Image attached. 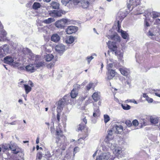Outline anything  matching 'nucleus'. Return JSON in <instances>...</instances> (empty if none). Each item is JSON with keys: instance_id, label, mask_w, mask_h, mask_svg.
<instances>
[{"instance_id": "nucleus-18", "label": "nucleus", "mask_w": 160, "mask_h": 160, "mask_svg": "<svg viewBox=\"0 0 160 160\" xmlns=\"http://www.w3.org/2000/svg\"><path fill=\"white\" fill-rule=\"evenodd\" d=\"M60 39L59 36L57 34H53L51 37V41L55 42H58Z\"/></svg>"}, {"instance_id": "nucleus-23", "label": "nucleus", "mask_w": 160, "mask_h": 160, "mask_svg": "<svg viewBox=\"0 0 160 160\" xmlns=\"http://www.w3.org/2000/svg\"><path fill=\"white\" fill-rule=\"evenodd\" d=\"M74 38L72 36H70L68 38L66 41L67 43L71 44L74 41Z\"/></svg>"}, {"instance_id": "nucleus-50", "label": "nucleus", "mask_w": 160, "mask_h": 160, "mask_svg": "<svg viewBox=\"0 0 160 160\" xmlns=\"http://www.w3.org/2000/svg\"><path fill=\"white\" fill-rule=\"evenodd\" d=\"M70 0H61V2L63 4L66 5L69 2Z\"/></svg>"}, {"instance_id": "nucleus-46", "label": "nucleus", "mask_w": 160, "mask_h": 160, "mask_svg": "<svg viewBox=\"0 0 160 160\" xmlns=\"http://www.w3.org/2000/svg\"><path fill=\"white\" fill-rule=\"evenodd\" d=\"M125 123L128 127H130L132 125V123L129 120H127L125 122Z\"/></svg>"}, {"instance_id": "nucleus-51", "label": "nucleus", "mask_w": 160, "mask_h": 160, "mask_svg": "<svg viewBox=\"0 0 160 160\" xmlns=\"http://www.w3.org/2000/svg\"><path fill=\"white\" fill-rule=\"evenodd\" d=\"M80 0H73V3L75 5H77L80 2Z\"/></svg>"}, {"instance_id": "nucleus-21", "label": "nucleus", "mask_w": 160, "mask_h": 160, "mask_svg": "<svg viewBox=\"0 0 160 160\" xmlns=\"http://www.w3.org/2000/svg\"><path fill=\"white\" fill-rule=\"evenodd\" d=\"M12 146H11L9 144H5L4 145H2V148L3 149V152H4L5 151L7 150H11Z\"/></svg>"}, {"instance_id": "nucleus-14", "label": "nucleus", "mask_w": 160, "mask_h": 160, "mask_svg": "<svg viewBox=\"0 0 160 160\" xmlns=\"http://www.w3.org/2000/svg\"><path fill=\"white\" fill-rule=\"evenodd\" d=\"M115 55L118 57V59L120 60L122 62H124L123 60H122L123 56V53L120 50H116L114 51Z\"/></svg>"}, {"instance_id": "nucleus-45", "label": "nucleus", "mask_w": 160, "mask_h": 160, "mask_svg": "<svg viewBox=\"0 0 160 160\" xmlns=\"http://www.w3.org/2000/svg\"><path fill=\"white\" fill-rule=\"evenodd\" d=\"M132 125L135 127L137 126L139 124L138 122L137 119L133 120L132 121Z\"/></svg>"}, {"instance_id": "nucleus-27", "label": "nucleus", "mask_w": 160, "mask_h": 160, "mask_svg": "<svg viewBox=\"0 0 160 160\" xmlns=\"http://www.w3.org/2000/svg\"><path fill=\"white\" fill-rule=\"evenodd\" d=\"M115 128L116 130V132L118 133H120L123 130V127L122 125H116Z\"/></svg>"}, {"instance_id": "nucleus-7", "label": "nucleus", "mask_w": 160, "mask_h": 160, "mask_svg": "<svg viewBox=\"0 0 160 160\" xmlns=\"http://www.w3.org/2000/svg\"><path fill=\"white\" fill-rule=\"evenodd\" d=\"M78 30V28L75 26H68L66 29V32L67 34H71L76 32Z\"/></svg>"}, {"instance_id": "nucleus-61", "label": "nucleus", "mask_w": 160, "mask_h": 160, "mask_svg": "<svg viewBox=\"0 0 160 160\" xmlns=\"http://www.w3.org/2000/svg\"><path fill=\"white\" fill-rule=\"evenodd\" d=\"M16 160H24V159L23 158H21L20 159H17Z\"/></svg>"}, {"instance_id": "nucleus-9", "label": "nucleus", "mask_w": 160, "mask_h": 160, "mask_svg": "<svg viewBox=\"0 0 160 160\" xmlns=\"http://www.w3.org/2000/svg\"><path fill=\"white\" fill-rule=\"evenodd\" d=\"M114 138L113 135L112 131L111 130H108V134L106 136L104 140L105 142L108 143L111 140H112Z\"/></svg>"}, {"instance_id": "nucleus-24", "label": "nucleus", "mask_w": 160, "mask_h": 160, "mask_svg": "<svg viewBox=\"0 0 160 160\" xmlns=\"http://www.w3.org/2000/svg\"><path fill=\"white\" fill-rule=\"evenodd\" d=\"M59 3L56 2H52L51 3V6L53 9H58L59 8Z\"/></svg>"}, {"instance_id": "nucleus-36", "label": "nucleus", "mask_w": 160, "mask_h": 160, "mask_svg": "<svg viewBox=\"0 0 160 160\" xmlns=\"http://www.w3.org/2000/svg\"><path fill=\"white\" fill-rule=\"evenodd\" d=\"M100 111L99 109L98 108L97 109L94 110V112L93 113V116L94 117H97L99 116L100 114Z\"/></svg>"}, {"instance_id": "nucleus-34", "label": "nucleus", "mask_w": 160, "mask_h": 160, "mask_svg": "<svg viewBox=\"0 0 160 160\" xmlns=\"http://www.w3.org/2000/svg\"><path fill=\"white\" fill-rule=\"evenodd\" d=\"M150 121L152 123L156 124L158 123L159 120L157 118H150Z\"/></svg>"}, {"instance_id": "nucleus-44", "label": "nucleus", "mask_w": 160, "mask_h": 160, "mask_svg": "<svg viewBox=\"0 0 160 160\" xmlns=\"http://www.w3.org/2000/svg\"><path fill=\"white\" fill-rule=\"evenodd\" d=\"M140 123L142 126H145L147 125V122L144 119H141Z\"/></svg>"}, {"instance_id": "nucleus-8", "label": "nucleus", "mask_w": 160, "mask_h": 160, "mask_svg": "<svg viewBox=\"0 0 160 160\" xmlns=\"http://www.w3.org/2000/svg\"><path fill=\"white\" fill-rule=\"evenodd\" d=\"M106 36L108 39L115 41V42H120V37L117 33H114L111 35H108Z\"/></svg>"}, {"instance_id": "nucleus-64", "label": "nucleus", "mask_w": 160, "mask_h": 160, "mask_svg": "<svg viewBox=\"0 0 160 160\" xmlns=\"http://www.w3.org/2000/svg\"><path fill=\"white\" fill-rule=\"evenodd\" d=\"M47 2H48L50 1L51 0H45Z\"/></svg>"}, {"instance_id": "nucleus-58", "label": "nucleus", "mask_w": 160, "mask_h": 160, "mask_svg": "<svg viewBox=\"0 0 160 160\" xmlns=\"http://www.w3.org/2000/svg\"><path fill=\"white\" fill-rule=\"evenodd\" d=\"M129 101L130 102H133L134 103H136V104L137 103V102L135 100H134V101H131V100H130Z\"/></svg>"}, {"instance_id": "nucleus-16", "label": "nucleus", "mask_w": 160, "mask_h": 160, "mask_svg": "<svg viewBox=\"0 0 160 160\" xmlns=\"http://www.w3.org/2000/svg\"><path fill=\"white\" fill-rule=\"evenodd\" d=\"M64 46L62 45H57L55 47V50L58 53L62 52L64 50Z\"/></svg>"}, {"instance_id": "nucleus-37", "label": "nucleus", "mask_w": 160, "mask_h": 160, "mask_svg": "<svg viewBox=\"0 0 160 160\" xmlns=\"http://www.w3.org/2000/svg\"><path fill=\"white\" fill-rule=\"evenodd\" d=\"M64 14V12L62 10L58 11L55 13V16L58 17L61 16L62 14Z\"/></svg>"}, {"instance_id": "nucleus-49", "label": "nucleus", "mask_w": 160, "mask_h": 160, "mask_svg": "<svg viewBox=\"0 0 160 160\" xmlns=\"http://www.w3.org/2000/svg\"><path fill=\"white\" fill-rule=\"evenodd\" d=\"M93 58V57L92 56L88 57L87 58V60L88 61V63H89L92 60Z\"/></svg>"}, {"instance_id": "nucleus-42", "label": "nucleus", "mask_w": 160, "mask_h": 160, "mask_svg": "<svg viewBox=\"0 0 160 160\" xmlns=\"http://www.w3.org/2000/svg\"><path fill=\"white\" fill-rule=\"evenodd\" d=\"M53 18H49L47 19L44 20V22L47 24H49L53 22Z\"/></svg>"}, {"instance_id": "nucleus-6", "label": "nucleus", "mask_w": 160, "mask_h": 160, "mask_svg": "<svg viewBox=\"0 0 160 160\" xmlns=\"http://www.w3.org/2000/svg\"><path fill=\"white\" fill-rule=\"evenodd\" d=\"M110 153L108 152H103L99 156L97 157L96 160H108L110 158Z\"/></svg>"}, {"instance_id": "nucleus-3", "label": "nucleus", "mask_w": 160, "mask_h": 160, "mask_svg": "<svg viewBox=\"0 0 160 160\" xmlns=\"http://www.w3.org/2000/svg\"><path fill=\"white\" fill-rule=\"evenodd\" d=\"M55 133L56 142L57 143L59 142L61 140V138L64 139L65 138V137L63 134L62 131L59 127H56Z\"/></svg>"}, {"instance_id": "nucleus-43", "label": "nucleus", "mask_w": 160, "mask_h": 160, "mask_svg": "<svg viewBox=\"0 0 160 160\" xmlns=\"http://www.w3.org/2000/svg\"><path fill=\"white\" fill-rule=\"evenodd\" d=\"M6 53L5 52L4 49L2 48L0 49V58H2L5 56Z\"/></svg>"}, {"instance_id": "nucleus-17", "label": "nucleus", "mask_w": 160, "mask_h": 160, "mask_svg": "<svg viewBox=\"0 0 160 160\" xmlns=\"http://www.w3.org/2000/svg\"><path fill=\"white\" fill-rule=\"evenodd\" d=\"M33 64H31L27 65L25 67L27 71L31 72H33L35 71V68L33 66Z\"/></svg>"}, {"instance_id": "nucleus-12", "label": "nucleus", "mask_w": 160, "mask_h": 160, "mask_svg": "<svg viewBox=\"0 0 160 160\" xmlns=\"http://www.w3.org/2000/svg\"><path fill=\"white\" fill-rule=\"evenodd\" d=\"M29 82L30 86L26 84L23 85L25 93L27 94H28L31 91L32 89V88L34 86L33 83L31 81L29 80Z\"/></svg>"}, {"instance_id": "nucleus-19", "label": "nucleus", "mask_w": 160, "mask_h": 160, "mask_svg": "<svg viewBox=\"0 0 160 160\" xmlns=\"http://www.w3.org/2000/svg\"><path fill=\"white\" fill-rule=\"evenodd\" d=\"M92 98L94 102H96L100 99V96L98 92H95L92 95Z\"/></svg>"}, {"instance_id": "nucleus-33", "label": "nucleus", "mask_w": 160, "mask_h": 160, "mask_svg": "<svg viewBox=\"0 0 160 160\" xmlns=\"http://www.w3.org/2000/svg\"><path fill=\"white\" fill-rule=\"evenodd\" d=\"M121 106L123 109L126 110H129L131 108V106L127 104H122Z\"/></svg>"}, {"instance_id": "nucleus-55", "label": "nucleus", "mask_w": 160, "mask_h": 160, "mask_svg": "<svg viewBox=\"0 0 160 160\" xmlns=\"http://www.w3.org/2000/svg\"><path fill=\"white\" fill-rule=\"evenodd\" d=\"M148 34L149 36H152L154 35L153 33L150 31L148 32Z\"/></svg>"}, {"instance_id": "nucleus-29", "label": "nucleus", "mask_w": 160, "mask_h": 160, "mask_svg": "<svg viewBox=\"0 0 160 160\" xmlns=\"http://www.w3.org/2000/svg\"><path fill=\"white\" fill-rule=\"evenodd\" d=\"M143 96L144 98H146V100L148 101L149 102H152L153 101V100L152 98H149L148 95H147L146 93H143Z\"/></svg>"}, {"instance_id": "nucleus-41", "label": "nucleus", "mask_w": 160, "mask_h": 160, "mask_svg": "<svg viewBox=\"0 0 160 160\" xmlns=\"http://www.w3.org/2000/svg\"><path fill=\"white\" fill-rule=\"evenodd\" d=\"M42 155L40 152H38L37 154L36 158V160H40L42 158Z\"/></svg>"}, {"instance_id": "nucleus-13", "label": "nucleus", "mask_w": 160, "mask_h": 160, "mask_svg": "<svg viewBox=\"0 0 160 160\" xmlns=\"http://www.w3.org/2000/svg\"><path fill=\"white\" fill-rule=\"evenodd\" d=\"M119 71L122 75L126 77H128L130 74L129 70L124 67L119 68Z\"/></svg>"}, {"instance_id": "nucleus-39", "label": "nucleus", "mask_w": 160, "mask_h": 160, "mask_svg": "<svg viewBox=\"0 0 160 160\" xmlns=\"http://www.w3.org/2000/svg\"><path fill=\"white\" fill-rule=\"evenodd\" d=\"M56 61L55 60L54 62H51L49 64H48L47 66L48 68L49 69H51L53 68L54 67L55 63Z\"/></svg>"}, {"instance_id": "nucleus-5", "label": "nucleus", "mask_w": 160, "mask_h": 160, "mask_svg": "<svg viewBox=\"0 0 160 160\" xmlns=\"http://www.w3.org/2000/svg\"><path fill=\"white\" fill-rule=\"evenodd\" d=\"M107 45L108 48L112 52H114L117 49L118 47L116 45V42L109 41L107 43Z\"/></svg>"}, {"instance_id": "nucleus-57", "label": "nucleus", "mask_w": 160, "mask_h": 160, "mask_svg": "<svg viewBox=\"0 0 160 160\" xmlns=\"http://www.w3.org/2000/svg\"><path fill=\"white\" fill-rule=\"evenodd\" d=\"M39 142V138L38 137H37L36 140V143L38 144Z\"/></svg>"}, {"instance_id": "nucleus-30", "label": "nucleus", "mask_w": 160, "mask_h": 160, "mask_svg": "<svg viewBox=\"0 0 160 160\" xmlns=\"http://www.w3.org/2000/svg\"><path fill=\"white\" fill-rule=\"evenodd\" d=\"M77 92H76V90L74 89L71 91L70 93V95L72 98H76L78 95Z\"/></svg>"}, {"instance_id": "nucleus-11", "label": "nucleus", "mask_w": 160, "mask_h": 160, "mask_svg": "<svg viewBox=\"0 0 160 160\" xmlns=\"http://www.w3.org/2000/svg\"><path fill=\"white\" fill-rule=\"evenodd\" d=\"M124 17H123L122 16H118L116 18V21L115 23V25L117 26V28H118V32H119V30H120V28L121 27V24L120 23L122 22V21L123 20Z\"/></svg>"}, {"instance_id": "nucleus-20", "label": "nucleus", "mask_w": 160, "mask_h": 160, "mask_svg": "<svg viewBox=\"0 0 160 160\" xmlns=\"http://www.w3.org/2000/svg\"><path fill=\"white\" fill-rule=\"evenodd\" d=\"M113 152L116 156L119 157V155L122 152V149L120 148L117 147L115 148Z\"/></svg>"}, {"instance_id": "nucleus-25", "label": "nucleus", "mask_w": 160, "mask_h": 160, "mask_svg": "<svg viewBox=\"0 0 160 160\" xmlns=\"http://www.w3.org/2000/svg\"><path fill=\"white\" fill-rule=\"evenodd\" d=\"M44 57L46 61L49 62L53 58L54 56L52 54H47Z\"/></svg>"}, {"instance_id": "nucleus-15", "label": "nucleus", "mask_w": 160, "mask_h": 160, "mask_svg": "<svg viewBox=\"0 0 160 160\" xmlns=\"http://www.w3.org/2000/svg\"><path fill=\"white\" fill-rule=\"evenodd\" d=\"M4 62L8 64H11L14 61L13 58L11 56H8L4 59Z\"/></svg>"}, {"instance_id": "nucleus-31", "label": "nucleus", "mask_w": 160, "mask_h": 160, "mask_svg": "<svg viewBox=\"0 0 160 160\" xmlns=\"http://www.w3.org/2000/svg\"><path fill=\"white\" fill-rule=\"evenodd\" d=\"M35 65L36 68H39L44 65V62H36L35 63Z\"/></svg>"}, {"instance_id": "nucleus-4", "label": "nucleus", "mask_w": 160, "mask_h": 160, "mask_svg": "<svg viewBox=\"0 0 160 160\" xmlns=\"http://www.w3.org/2000/svg\"><path fill=\"white\" fill-rule=\"evenodd\" d=\"M10 150L12 151V152L13 154H18V155L20 157L22 156L23 153L21 149L18 146L12 145Z\"/></svg>"}, {"instance_id": "nucleus-28", "label": "nucleus", "mask_w": 160, "mask_h": 160, "mask_svg": "<svg viewBox=\"0 0 160 160\" xmlns=\"http://www.w3.org/2000/svg\"><path fill=\"white\" fill-rule=\"evenodd\" d=\"M65 100L64 101L62 100L59 101L58 103V108L59 109H62L65 103Z\"/></svg>"}, {"instance_id": "nucleus-48", "label": "nucleus", "mask_w": 160, "mask_h": 160, "mask_svg": "<svg viewBox=\"0 0 160 160\" xmlns=\"http://www.w3.org/2000/svg\"><path fill=\"white\" fill-rule=\"evenodd\" d=\"M113 66V64L112 63H110L108 64L107 67V70H111V68Z\"/></svg>"}, {"instance_id": "nucleus-35", "label": "nucleus", "mask_w": 160, "mask_h": 160, "mask_svg": "<svg viewBox=\"0 0 160 160\" xmlns=\"http://www.w3.org/2000/svg\"><path fill=\"white\" fill-rule=\"evenodd\" d=\"M89 2L88 1H83L82 3V6L83 8H86L88 7Z\"/></svg>"}, {"instance_id": "nucleus-2", "label": "nucleus", "mask_w": 160, "mask_h": 160, "mask_svg": "<svg viewBox=\"0 0 160 160\" xmlns=\"http://www.w3.org/2000/svg\"><path fill=\"white\" fill-rule=\"evenodd\" d=\"M70 21L67 19L62 18L56 22L55 23V26L60 29H63L66 27L68 22Z\"/></svg>"}, {"instance_id": "nucleus-62", "label": "nucleus", "mask_w": 160, "mask_h": 160, "mask_svg": "<svg viewBox=\"0 0 160 160\" xmlns=\"http://www.w3.org/2000/svg\"><path fill=\"white\" fill-rule=\"evenodd\" d=\"M18 102H22V101L21 99H19V100H18Z\"/></svg>"}, {"instance_id": "nucleus-54", "label": "nucleus", "mask_w": 160, "mask_h": 160, "mask_svg": "<svg viewBox=\"0 0 160 160\" xmlns=\"http://www.w3.org/2000/svg\"><path fill=\"white\" fill-rule=\"evenodd\" d=\"M82 120H83V122H84V124H85L86 125V124H87V119L86 118H84L83 119H82Z\"/></svg>"}, {"instance_id": "nucleus-52", "label": "nucleus", "mask_w": 160, "mask_h": 160, "mask_svg": "<svg viewBox=\"0 0 160 160\" xmlns=\"http://www.w3.org/2000/svg\"><path fill=\"white\" fill-rule=\"evenodd\" d=\"M144 23L145 26L147 27H149L150 26V24L147 21V19H145V20Z\"/></svg>"}, {"instance_id": "nucleus-22", "label": "nucleus", "mask_w": 160, "mask_h": 160, "mask_svg": "<svg viewBox=\"0 0 160 160\" xmlns=\"http://www.w3.org/2000/svg\"><path fill=\"white\" fill-rule=\"evenodd\" d=\"M121 36L124 39H128L129 38V35L128 33L125 31L122 30H121Z\"/></svg>"}, {"instance_id": "nucleus-53", "label": "nucleus", "mask_w": 160, "mask_h": 160, "mask_svg": "<svg viewBox=\"0 0 160 160\" xmlns=\"http://www.w3.org/2000/svg\"><path fill=\"white\" fill-rule=\"evenodd\" d=\"M78 147H75L73 149V152H74V154H75L78 151Z\"/></svg>"}, {"instance_id": "nucleus-59", "label": "nucleus", "mask_w": 160, "mask_h": 160, "mask_svg": "<svg viewBox=\"0 0 160 160\" xmlns=\"http://www.w3.org/2000/svg\"><path fill=\"white\" fill-rule=\"evenodd\" d=\"M97 151H96L93 155V157H94L97 154Z\"/></svg>"}, {"instance_id": "nucleus-40", "label": "nucleus", "mask_w": 160, "mask_h": 160, "mask_svg": "<svg viewBox=\"0 0 160 160\" xmlns=\"http://www.w3.org/2000/svg\"><path fill=\"white\" fill-rule=\"evenodd\" d=\"M93 83L90 82L86 87V89L87 91H88L93 87Z\"/></svg>"}, {"instance_id": "nucleus-26", "label": "nucleus", "mask_w": 160, "mask_h": 160, "mask_svg": "<svg viewBox=\"0 0 160 160\" xmlns=\"http://www.w3.org/2000/svg\"><path fill=\"white\" fill-rule=\"evenodd\" d=\"M151 17L154 19L160 17V13L155 11H152V12Z\"/></svg>"}, {"instance_id": "nucleus-38", "label": "nucleus", "mask_w": 160, "mask_h": 160, "mask_svg": "<svg viewBox=\"0 0 160 160\" xmlns=\"http://www.w3.org/2000/svg\"><path fill=\"white\" fill-rule=\"evenodd\" d=\"M110 120V117L107 114L104 115V122L106 123L108 122Z\"/></svg>"}, {"instance_id": "nucleus-60", "label": "nucleus", "mask_w": 160, "mask_h": 160, "mask_svg": "<svg viewBox=\"0 0 160 160\" xmlns=\"http://www.w3.org/2000/svg\"><path fill=\"white\" fill-rule=\"evenodd\" d=\"M155 94H156V95L158 97H159V96H160V94H159V93H155Z\"/></svg>"}, {"instance_id": "nucleus-56", "label": "nucleus", "mask_w": 160, "mask_h": 160, "mask_svg": "<svg viewBox=\"0 0 160 160\" xmlns=\"http://www.w3.org/2000/svg\"><path fill=\"white\" fill-rule=\"evenodd\" d=\"M141 0H138L137 1H136V5H139L140 3V1Z\"/></svg>"}, {"instance_id": "nucleus-47", "label": "nucleus", "mask_w": 160, "mask_h": 160, "mask_svg": "<svg viewBox=\"0 0 160 160\" xmlns=\"http://www.w3.org/2000/svg\"><path fill=\"white\" fill-rule=\"evenodd\" d=\"M60 114L59 112H58L57 114V122L60 124L59 122L60 121Z\"/></svg>"}, {"instance_id": "nucleus-32", "label": "nucleus", "mask_w": 160, "mask_h": 160, "mask_svg": "<svg viewBox=\"0 0 160 160\" xmlns=\"http://www.w3.org/2000/svg\"><path fill=\"white\" fill-rule=\"evenodd\" d=\"M41 7V5L40 3L37 2H34L32 6L33 9L36 10L40 8Z\"/></svg>"}, {"instance_id": "nucleus-10", "label": "nucleus", "mask_w": 160, "mask_h": 160, "mask_svg": "<svg viewBox=\"0 0 160 160\" xmlns=\"http://www.w3.org/2000/svg\"><path fill=\"white\" fill-rule=\"evenodd\" d=\"M107 78L108 80L112 79L117 74V72L115 70L112 69L107 70Z\"/></svg>"}, {"instance_id": "nucleus-63", "label": "nucleus", "mask_w": 160, "mask_h": 160, "mask_svg": "<svg viewBox=\"0 0 160 160\" xmlns=\"http://www.w3.org/2000/svg\"><path fill=\"white\" fill-rule=\"evenodd\" d=\"M45 124H46V125H48V126H49V125H50V124H49V122H46L45 123Z\"/></svg>"}, {"instance_id": "nucleus-1", "label": "nucleus", "mask_w": 160, "mask_h": 160, "mask_svg": "<svg viewBox=\"0 0 160 160\" xmlns=\"http://www.w3.org/2000/svg\"><path fill=\"white\" fill-rule=\"evenodd\" d=\"M78 130L82 131L81 133L79 134L80 137L78 139V142L81 139L84 140L88 136L89 130L88 128L86 125L82 123H81L78 126Z\"/></svg>"}]
</instances>
